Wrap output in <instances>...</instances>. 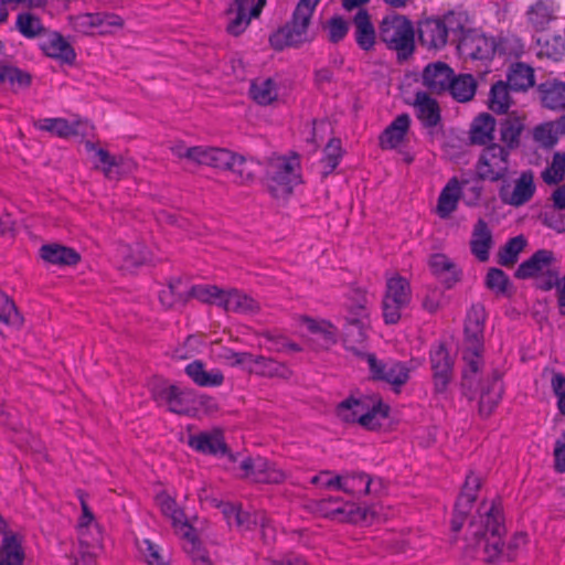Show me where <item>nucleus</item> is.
<instances>
[{
  "instance_id": "obj_1",
  "label": "nucleus",
  "mask_w": 565,
  "mask_h": 565,
  "mask_svg": "<svg viewBox=\"0 0 565 565\" xmlns=\"http://www.w3.org/2000/svg\"><path fill=\"white\" fill-rule=\"evenodd\" d=\"M483 484V477L472 470L466 476L460 494L456 501L451 519V530H461L467 524L483 530H499L505 526L503 508L500 499L491 502L482 501L477 516L469 519L470 512Z\"/></svg>"
},
{
  "instance_id": "obj_2",
  "label": "nucleus",
  "mask_w": 565,
  "mask_h": 565,
  "mask_svg": "<svg viewBox=\"0 0 565 565\" xmlns=\"http://www.w3.org/2000/svg\"><path fill=\"white\" fill-rule=\"evenodd\" d=\"M319 1H298L291 19L269 36V44L275 51H282L286 47H298L312 40L309 34V26Z\"/></svg>"
},
{
  "instance_id": "obj_3",
  "label": "nucleus",
  "mask_w": 565,
  "mask_h": 565,
  "mask_svg": "<svg viewBox=\"0 0 565 565\" xmlns=\"http://www.w3.org/2000/svg\"><path fill=\"white\" fill-rule=\"evenodd\" d=\"M366 303V296L358 292L356 299L347 307L342 327V341L345 349L363 359L367 354L364 352V348L367 339L366 330L370 327V312Z\"/></svg>"
},
{
  "instance_id": "obj_4",
  "label": "nucleus",
  "mask_w": 565,
  "mask_h": 565,
  "mask_svg": "<svg viewBox=\"0 0 565 565\" xmlns=\"http://www.w3.org/2000/svg\"><path fill=\"white\" fill-rule=\"evenodd\" d=\"M301 182L298 157H271L266 162L265 183L268 192L277 200L288 199L294 188Z\"/></svg>"
},
{
  "instance_id": "obj_5",
  "label": "nucleus",
  "mask_w": 565,
  "mask_h": 565,
  "mask_svg": "<svg viewBox=\"0 0 565 565\" xmlns=\"http://www.w3.org/2000/svg\"><path fill=\"white\" fill-rule=\"evenodd\" d=\"M382 42L394 50L398 61L407 60L415 50V31L412 22L404 15H387L379 28Z\"/></svg>"
},
{
  "instance_id": "obj_6",
  "label": "nucleus",
  "mask_w": 565,
  "mask_h": 565,
  "mask_svg": "<svg viewBox=\"0 0 565 565\" xmlns=\"http://www.w3.org/2000/svg\"><path fill=\"white\" fill-rule=\"evenodd\" d=\"M337 416L344 423H359L367 429H375L381 424L376 422V416L386 418L390 407L381 401H373L369 396L359 398L349 397L337 406Z\"/></svg>"
},
{
  "instance_id": "obj_7",
  "label": "nucleus",
  "mask_w": 565,
  "mask_h": 565,
  "mask_svg": "<svg viewBox=\"0 0 565 565\" xmlns=\"http://www.w3.org/2000/svg\"><path fill=\"white\" fill-rule=\"evenodd\" d=\"M510 169V152L508 148L492 142L486 146L475 164L476 177L479 181L505 182Z\"/></svg>"
},
{
  "instance_id": "obj_8",
  "label": "nucleus",
  "mask_w": 565,
  "mask_h": 565,
  "mask_svg": "<svg viewBox=\"0 0 565 565\" xmlns=\"http://www.w3.org/2000/svg\"><path fill=\"white\" fill-rule=\"evenodd\" d=\"M216 169L230 170L235 175V182L246 184L256 177L255 163L224 148H215L211 166Z\"/></svg>"
},
{
  "instance_id": "obj_9",
  "label": "nucleus",
  "mask_w": 565,
  "mask_h": 565,
  "mask_svg": "<svg viewBox=\"0 0 565 565\" xmlns=\"http://www.w3.org/2000/svg\"><path fill=\"white\" fill-rule=\"evenodd\" d=\"M483 350L484 345L477 348V345L463 343L462 360L465 366L462 369L461 386L463 394L469 399L473 398L477 385L480 382L479 374L484 365L482 358Z\"/></svg>"
},
{
  "instance_id": "obj_10",
  "label": "nucleus",
  "mask_w": 565,
  "mask_h": 565,
  "mask_svg": "<svg viewBox=\"0 0 565 565\" xmlns=\"http://www.w3.org/2000/svg\"><path fill=\"white\" fill-rule=\"evenodd\" d=\"M365 360L373 380L384 381L395 387H401L409 379V370L402 362L384 363L379 361L373 353L366 354Z\"/></svg>"
},
{
  "instance_id": "obj_11",
  "label": "nucleus",
  "mask_w": 565,
  "mask_h": 565,
  "mask_svg": "<svg viewBox=\"0 0 565 565\" xmlns=\"http://www.w3.org/2000/svg\"><path fill=\"white\" fill-rule=\"evenodd\" d=\"M222 514L228 526L244 527L246 530H264L268 527L269 519L264 511H244L241 505L233 503H223L221 505Z\"/></svg>"
},
{
  "instance_id": "obj_12",
  "label": "nucleus",
  "mask_w": 565,
  "mask_h": 565,
  "mask_svg": "<svg viewBox=\"0 0 565 565\" xmlns=\"http://www.w3.org/2000/svg\"><path fill=\"white\" fill-rule=\"evenodd\" d=\"M241 469L245 477L262 483H280L286 480L287 473L275 462L264 458H246L241 462Z\"/></svg>"
},
{
  "instance_id": "obj_13",
  "label": "nucleus",
  "mask_w": 565,
  "mask_h": 565,
  "mask_svg": "<svg viewBox=\"0 0 565 565\" xmlns=\"http://www.w3.org/2000/svg\"><path fill=\"white\" fill-rule=\"evenodd\" d=\"M535 193L534 173L532 170L521 172L515 180L514 188L511 191L505 182L499 190L501 201L511 206H521L527 203Z\"/></svg>"
},
{
  "instance_id": "obj_14",
  "label": "nucleus",
  "mask_w": 565,
  "mask_h": 565,
  "mask_svg": "<svg viewBox=\"0 0 565 565\" xmlns=\"http://www.w3.org/2000/svg\"><path fill=\"white\" fill-rule=\"evenodd\" d=\"M554 254L548 249L536 250L529 259L521 263L514 273V277L518 279H529L540 276H547V278H556V275L552 274V265L554 263Z\"/></svg>"
},
{
  "instance_id": "obj_15",
  "label": "nucleus",
  "mask_w": 565,
  "mask_h": 565,
  "mask_svg": "<svg viewBox=\"0 0 565 565\" xmlns=\"http://www.w3.org/2000/svg\"><path fill=\"white\" fill-rule=\"evenodd\" d=\"M430 363L435 391L437 393H444L452 374V361L445 344L439 343L430 351Z\"/></svg>"
},
{
  "instance_id": "obj_16",
  "label": "nucleus",
  "mask_w": 565,
  "mask_h": 565,
  "mask_svg": "<svg viewBox=\"0 0 565 565\" xmlns=\"http://www.w3.org/2000/svg\"><path fill=\"white\" fill-rule=\"evenodd\" d=\"M454 74V70L444 62L430 63L423 71V85L431 94L447 93Z\"/></svg>"
},
{
  "instance_id": "obj_17",
  "label": "nucleus",
  "mask_w": 565,
  "mask_h": 565,
  "mask_svg": "<svg viewBox=\"0 0 565 565\" xmlns=\"http://www.w3.org/2000/svg\"><path fill=\"white\" fill-rule=\"evenodd\" d=\"M417 31L420 44L429 50H440L447 44V32L440 18L420 20Z\"/></svg>"
},
{
  "instance_id": "obj_18",
  "label": "nucleus",
  "mask_w": 565,
  "mask_h": 565,
  "mask_svg": "<svg viewBox=\"0 0 565 565\" xmlns=\"http://www.w3.org/2000/svg\"><path fill=\"white\" fill-rule=\"evenodd\" d=\"M428 265L431 274L446 289L452 288L461 279V269L444 254L431 255Z\"/></svg>"
},
{
  "instance_id": "obj_19",
  "label": "nucleus",
  "mask_w": 565,
  "mask_h": 565,
  "mask_svg": "<svg viewBox=\"0 0 565 565\" xmlns=\"http://www.w3.org/2000/svg\"><path fill=\"white\" fill-rule=\"evenodd\" d=\"M189 446L204 455H225L228 451L221 429L202 431L190 436Z\"/></svg>"
},
{
  "instance_id": "obj_20",
  "label": "nucleus",
  "mask_w": 565,
  "mask_h": 565,
  "mask_svg": "<svg viewBox=\"0 0 565 565\" xmlns=\"http://www.w3.org/2000/svg\"><path fill=\"white\" fill-rule=\"evenodd\" d=\"M486 318V309L481 303L471 306L466 317L463 343L483 347Z\"/></svg>"
},
{
  "instance_id": "obj_21",
  "label": "nucleus",
  "mask_w": 565,
  "mask_h": 565,
  "mask_svg": "<svg viewBox=\"0 0 565 565\" xmlns=\"http://www.w3.org/2000/svg\"><path fill=\"white\" fill-rule=\"evenodd\" d=\"M153 398L159 403H166L169 411L177 414H189L192 409L190 405V394L180 391L174 385L154 388Z\"/></svg>"
},
{
  "instance_id": "obj_22",
  "label": "nucleus",
  "mask_w": 565,
  "mask_h": 565,
  "mask_svg": "<svg viewBox=\"0 0 565 565\" xmlns=\"http://www.w3.org/2000/svg\"><path fill=\"white\" fill-rule=\"evenodd\" d=\"M503 387L498 373H493L491 377L481 387L479 399V414L487 418L499 405L502 397Z\"/></svg>"
},
{
  "instance_id": "obj_23",
  "label": "nucleus",
  "mask_w": 565,
  "mask_h": 565,
  "mask_svg": "<svg viewBox=\"0 0 565 565\" xmlns=\"http://www.w3.org/2000/svg\"><path fill=\"white\" fill-rule=\"evenodd\" d=\"M217 305L225 311L236 313L254 315L260 311V305L256 299L237 289L225 291L222 301L217 302Z\"/></svg>"
},
{
  "instance_id": "obj_24",
  "label": "nucleus",
  "mask_w": 565,
  "mask_h": 565,
  "mask_svg": "<svg viewBox=\"0 0 565 565\" xmlns=\"http://www.w3.org/2000/svg\"><path fill=\"white\" fill-rule=\"evenodd\" d=\"M354 38L356 44L364 51H370L375 44L376 33L371 17L365 9H360L353 18Z\"/></svg>"
},
{
  "instance_id": "obj_25",
  "label": "nucleus",
  "mask_w": 565,
  "mask_h": 565,
  "mask_svg": "<svg viewBox=\"0 0 565 565\" xmlns=\"http://www.w3.org/2000/svg\"><path fill=\"white\" fill-rule=\"evenodd\" d=\"M154 500L157 505L160 508L161 513L171 521L172 526L189 527V530H193V524L186 518L184 511L178 505L175 499L168 492H159Z\"/></svg>"
},
{
  "instance_id": "obj_26",
  "label": "nucleus",
  "mask_w": 565,
  "mask_h": 565,
  "mask_svg": "<svg viewBox=\"0 0 565 565\" xmlns=\"http://www.w3.org/2000/svg\"><path fill=\"white\" fill-rule=\"evenodd\" d=\"M414 106L417 118L427 128H433L440 121V108L438 103L425 92H418L415 96Z\"/></svg>"
},
{
  "instance_id": "obj_27",
  "label": "nucleus",
  "mask_w": 565,
  "mask_h": 565,
  "mask_svg": "<svg viewBox=\"0 0 565 565\" xmlns=\"http://www.w3.org/2000/svg\"><path fill=\"white\" fill-rule=\"evenodd\" d=\"M40 256L45 262L60 266H74L81 260V255L75 249L60 244L43 245Z\"/></svg>"
},
{
  "instance_id": "obj_28",
  "label": "nucleus",
  "mask_w": 565,
  "mask_h": 565,
  "mask_svg": "<svg viewBox=\"0 0 565 565\" xmlns=\"http://www.w3.org/2000/svg\"><path fill=\"white\" fill-rule=\"evenodd\" d=\"M248 372L263 377L289 379L291 371L284 364L271 358L255 355Z\"/></svg>"
},
{
  "instance_id": "obj_29",
  "label": "nucleus",
  "mask_w": 565,
  "mask_h": 565,
  "mask_svg": "<svg viewBox=\"0 0 565 565\" xmlns=\"http://www.w3.org/2000/svg\"><path fill=\"white\" fill-rule=\"evenodd\" d=\"M541 100L544 107L553 110L565 109V83L553 79L539 86Z\"/></svg>"
},
{
  "instance_id": "obj_30",
  "label": "nucleus",
  "mask_w": 565,
  "mask_h": 565,
  "mask_svg": "<svg viewBox=\"0 0 565 565\" xmlns=\"http://www.w3.org/2000/svg\"><path fill=\"white\" fill-rule=\"evenodd\" d=\"M492 245V235L484 220L479 218L475 224L470 242L471 253L480 260L489 259V250Z\"/></svg>"
},
{
  "instance_id": "obj_31",
  "label": "nucleus",
  "mask_w": 565,
  "mask_h": 565,
  "mask_svg": "<svg viewBox=\"0 0 565 565\" xmlns=\"http://www.w3.org/2000/svg\"><path fill=\"white\" fill-rule=\"evenodd\" d=\"M185 373L196 385L203 387L220 386L224 382V375L220 370L206 371L200 360L188 364Z\"/></svg>"
},
{
  "instance_id": "obj_32",
  "label": "nucleus",
  "mask_w": 565,
  "mask_h": 565,
  "mask_svg": "<svg viewBox=\"0 0 565 565\" xmlns=\"http://www.w3.org/2000/svg\"><path fill=\"white\" fill-rule=\"evenodd\" d=\"M302 323L312 333L318 335L321 349L328 350L338 341V328L328 320H316L310 317H302Z\"/></svg>"
},
{
  "instance_id": "obj_33",
  "label": "nucleus",
  "mask_w": 565,
  "mask_h": 565,
  "mask_svg": "<svg viewBox=\"0 0 565 565\" xmlns=\"http://www.w3.org/2000/svg\"><path fill=\"white\" fill-rule=\"evenodd\" d=\"M411 119L407 114L397 116L380 137V145L384 149L396 148L405 138Z\"/></svg>"
},
{
  "instance_id": "obj_34",
  "label": "nucleus",
  "mask_w": 565,
  "mask_h": 565,
  "mask_svg": "<svg viewBox=\"0 0 565 565\" xmlns=\"http://www.w3.org/2000/svg\"><path fill=\"white\" fill-rule=\"evenodd\" d=\"M478 83L471 74H459L451 78L447 93L459 103L471 100L476 94Z\"/></svg>"
},
{
  "instance_id": "obj_35",
  "label": "nucleus",
  "mask_w": 565,
  "mask_h": 565,
  "mask_svg": "<svg viewBox=\"0 0 565 565\" xmlns=\"http://www.w3.org/2000/svg\"><path fill=\"white\" fill-rule=\"evenodd\" d=\"M494 129L495 119L490 114H480L473 119L470 128L471 142L476 145L492 143Z\"/></svg>"
},
{
  "instance_id": "obj_36",
  "label": "nucleus",
  "mask_w": 565,
  "mask_h": 565,
  "mask_svg": "<svg viewBox=\"0 0 565 565\" xmlns=\"http://www.w3.org/2000/svg\"><path fill=\"white\" fill-rule=\"evenodd\" d=\"M460 194V183L458 179H450L438 198L437 214L441 218H447L456 211Z\"/></svg>"
},
{
  "instance_id": "obj_37",
  "label": "nucleus",
  "mask_w": 565,
  "mask_h": 565,
  "mask_svg": "<svg viewBox=\"0 0 565 565\" xmlns=\"http://www.w3.org/2000/svg\"><path fill=\"white\" fill-rule=\"evenodd\" d=\"M213 147H186L182 142H178L171 147V152L179 159H186L198 164L211 166Z\"/></svg>"
},
{
  "instance_id": "obj_38",
  "label": "nucleus",
  "mask_w": 565,
  "mask_h": 565,
  "mask_svg": "<svg viewBox=\"0 0 565 565\" xmlns=\"http://www.w3.org/2000/svg\"><path fill=\"white\" fill-rule=\"evenodd\" d=\"M159 300L167 309L184 306L189 300V289L180 279L172 280L159 292Z\"/></svg>"
},
{
  "instance_id": "obj_39",
  "label": "nucleus",
  "mask_w": 565,
  "mask_h": 565,
  "mask_svg": "<svg viewBox=\"0 0 565 565\" xmlns=\"http://www.w3.org/2000/svg\"><path fill=\"white\" fill-rule=\"evenodd\" d=\"M249 95L257 104L267 106L278 97V87L271 78H257L252 82Z\"/></svg>"
},
{
  "instance_id": "obj_40",
  "label": "nucleus",
  "mask_w": 565,
  "mask_h": 565,
  "mask_svg": "<svg viewBox=\"0 0 565 565\" xmlns=\"http://www.w3.org/2000/svg\"><path fill=\"white\" fill-rule=\"evenodd\" d=\"M523 130V122L516 116H508L500 122V140L504 143L502 148H508L511 152L520 145V136Z\"/></svg>"
},
{
  "instance_id": "obj_41",
  "label": "nucleus",
  "mask_w": 565,
  "mask_h": 565,
  "mask_svg": "<svg viewBox=\"0 0 565 565\" xmlns=\"http://www.w3.org/2000/svg\"><path fill=\"white\" fill-rule=\"evenodd\" d=\"M43 51L47 56L72 63L75 57V51L72 45L58 33H53L47 42L43 44Z\"/></svg>"
},
{
  "instance_id": "obj_42",
  "label": "nucleus",
  "mask_w": 565,
  "mask_h": 565,
  "mask_svg": "<svg viewBox=\"0 0 565 565\" xmlns=\"http://www.w3.org/2000/svg\"><path fill=\"white\" fill-rule=\"evenodd\" d=\"M539 46L537 55L558 61L565 53V36L561 34H545L536 40Z\"/></svg>"
},
{
  "instance_id": "obj_43",
  "label": "nucleus",
  "mask_w": 565,
  "mask_h": 565,
  "mask_svg": "<svg viewBox=\"0 0 565 565\" xmlns=\"http://www.w3.org/2000/svg\"><path fill=\"white\" fill-rule=\"evenodd\" d=\"M181 540L183 550L191 557L194 565H212L198 532H183Z\"/></svg>"
},
{
  "instance_id": "obj_44",
  "label": "nucleus",
  "mask_w": 565,
  "mask_h": 565,
  "mask_svg": "<svg viewBox=\"0 0 565 565\" xmlns=\"http://www.w3.org/2000/svg\"><path fill=\"white\" fill-rule=\"evenodd\" d=\"M513 90H525L534 84L533 68L524 63H515L508 73V82Z\"/></svg>"
},
{
  "instance_id": "obj_45",
  "label": "nucleus",
  "mask_w": 565,
  "mask_h": 565,
  "mask_svg": "<svg viewBox=\"0 0 565 565\" xmlns=\"http://www.w3.org/2000/svg\"><path fill=\"white\" fill-rule=\"evenodd\" d=\"M24 551L17 535H7L1 546L0 565H22Z\"/></svg>"
},
{
  "instance_id": "obj_46",
  "label": "nucleus",
  "mask_w": 565,
  "mask_h": 565,
  "mask_svg": "<svg viewBox=\"0 0 565 565\" xmlns=\"http://www.w3.org/2000/svg\"><path fill=\"white\" fill-rule=\"evenodd\" d=\"M510 85L498 81L491 86L489 95V108L497 114H504L511 105Z\"/></svg>"
},
{
  "instance_id": "obj_47",
  "label": "nucleus",
  "mask_w": 565,
  "mask_h": 565,
  "mask_svg": "<svg viewBox=\"0 0 565 565\" xmlns=\"http://www.w3.org/2000/svg\"><path fill=\"white\" fill-rule=\"evenodd\" d=\"M24 319L13 299L0 290V323L15 328L22 327Z\"/></svg>"
},
{
  "instance_id": "obj_48",
  "label": "nucleus",
  "mask_w": 565,
  "mask_h": 565,
  "mask_svg": "<svg viewBox=\"0 0 565 565\" xmlns=\"http://www.w3.org/2000/svg\"><path fill=\"white\" fill-rule=\"evenodd\" d=\"M345 520L349 523L367 527L380 523L381 515L375 505L367 508L358 507L351 508L345 512Z\"/></svg>"
},
{
  "instance_id": "obj_49",
  "label": "nucleus",
  "mask_w": 565,
  "mask_h": 565,
  "mask_svg": "<svg viewBox=\"0 0 565 565\" xmlns=\"http://www.w3.org/2000/svg\"><path fill=\"white\" fill-rule=\"evenodd\" d=\"M503 533L504 532H475V536L478 539V543L483 544L488 561H493L503 553Z\"/></svg>"
},
{
  "instance_id": "obj_50",
  "label": "nucleus",
  "mask_w": 565,
  "mask_h": 565,
  "mask_svg": "<svg viewBox=\"0 0 565 565\" xmlns=\"http://www.w3.org/2000/svg\"><path fill=\"white\" fill-rule=\"evenodd\" d=\"M15 26L17 30L28 39L38 38L46 32L41 20L30 12H22L18 14Z\"/></svg>"
},
{
  "instance_id": "obj_51",
  "label": "nucleus",
  "mask_w": 565,
  "mask_h": 565,
  "mask_svg": "<svg viewBox=\"0 0 565 565\" xmlns=\"http://www.w3.org/2000/svg\"><path fill=\"white\" fill-rule=\"evenodd\" d=\"M542 180L548 185H555L565 178V152L557 151L553 154L552 161L542 171Z\"/></svg>"
},
{
  "instance_id": "obj_52",
  "label": "nucleus",
  "mask_w": 565,
  "mask_h": 565,
  "mask_svg": "<svg viewBox=\"0 0 565 565\" xmlns=\"http://www.w3.org/2000/svg\"><path fill=\"white\" fill-rule=\"evenodd\" d=\"M526 245L523 236H515L500 248L498 253V263L504 267H512L518 262L519 254Z\"/></svg>"
},
{
  "instance_id": "obj_53",
  "label": "nucleus",
  "mask_w": 565,
  "mask_h": 565,
  "mask_svg": "<svg viewBox=\"0 0 565 565\" xmlns=\"http://www.w3.org/2000/svg\"><path fill=\"white\" fill-rule=\"evenodd\" d=\"M372 479L364 472H352L345 475L343 492L352 495H364L371 493Z\"/></svg>"
},
{
  "instance_id": "obj_54",
  "label": "nucleus",
  "mask_w": 565,
  "mask_h": 565,
  "mask_svg": "<svg viewBox=\"0 0 565 565\" xmlns=\"http://www.w3.org/2000/svg\"><path fill=\"white\" fill-rule=\"evenodd\" d=\"M385 297L398 300L404 305L411 301V286L407 279L402 276H395L386 281Z\"/></svg>"
},
{
  "instance_id": "obj_55",
  "label": "nucleus",
  "mask_w": 565,
  "mask_h": 565,
  "mask_svg": "<svg viewBox=\"0 0 565 565\" xmlns=\"http://www.w3.org/2000/svg\"><path fill=\"white\" fill-rule=\"evenodd\" d=\"M35 126L41 130L49 131L62 138H67L77 134L75 126L64 118L41 119L35 124Z\"/></svg>"
},
{
  "instance_id": "obj_56",
  "label": "nucleus",
  "mask_w": 565,
  "mask_h": 565,
  "mask_svg": "<svg viewBox=\"0 0 565 565\" xmlns=\"http://www.w3.org/2000/svg\"><path fill=\"white\" fill-rule=\"evenodd\" d=\"M225 14L227 17L226 32L233 36L241 35L250 23L247 11L228 7Z\"/></svg>"
},
{
  "instance_id": "obj_57",
  "label": "nucleus",
  "mask_w": 565,
  "mask_h": 565,
  "mask_svg": "<svg viewBox=\"0 0 565 565\" xmlns=\"http://www.w3.org/2000/svg\"><path fill=\"white\" fill-rule=\"evenodd\" d=\"M225 291L215 285H196L189 289V299L195 298L205 303H217L222 301Z\"/></svg>"
},
{
  "instance_id": "obj_58",
  "label": "nucleus",
  "mask_w": 565,
  "mask_h": 565,
  "mask_svg": "<svg viewBox=\"0 0 565 565\" xmlns=\"http://www.w3.org/2000/svg\"><path fill=\"white\" fill-rule=\"evenodd\" d=\"M527 18L536 30L542 31L552 20V12L546 4L539 1L527 11Z\"/></svg>"
},
{
  "instance_id": "obj_59",
  "label": "nucleus",
  "mask_w": 565,
  "mask_h": 565,
  "mask_svg": "<svg viewBox=\"0 0 565 565\" xmlns=\"http://www.w3.org/2000/svg\"><path fill=\"white\" fill-rule=\"evenodd\" d=\"M136 545L149 565H168L160 553V547L150 540H136Z\"/></svg>"
},
{
  "instance_id": "obj_60",
  "label": "nucleus",
  "mask_w": 565,
  "mask_h": 565,
  "mask_svg": "<svg viewBox=\"0 0 565 565\" xmlns=\"http://www.w3.org/2000/svg\"><path fill=\"white\" fill-rule=\"evenodd\" d=\"M328 40L331 43H339L349 32V22L340 15H334L327 22Z\"/></svg>"
},
{
  "instance_id": "obj_61",
  "label": "nucleus",
  "mask_w": 565,
  "mask_h": 565,
  "mask_svg": "<svg viewBox=\"0 0 565 565\" xmlns=\"http://www.w3.org/2000/svg\"><path fill=\"white\" fill-rule=\"evenodd\" d=\"M509 285V277L499 268H490L486 276V286L498 295L505 294Z\"/></svg>"
},
{
  "instance_id": "obj_62",
  "label": "nucleus",
  "mask_w": 565,
  "mask_h": 565,
  "mask_svg": "<svg viewBox=\"0 0 565 565\" xmlns=\"http://www.w3.org/2000/svg\"><path fill=\"white\" fill-rule=\"evenodd\" d=\"M9 82L11 85L19 84L20 86H29L31 76L22 72L18 67L1 65L0 66V83Z\"/></svg>"
},
{
  "instance_id": "obj_63",
  "label": "nucleus",
  "mask_w": 565,
  "mask_h": 565,
  "mask_svg": "<svg viewBox=\"0 0 565 565\" xmlns=\"http://www.w3.org/2000/svg\"><path fill=\"white\" fill-rule=\"evenodd\" d=\"M554 287L556 289L559 315L565 317V276L561 280L557 277L554 280L553 277H550L539 284V288L542 290H551Z\"/></svg>"
},
{
  "instance_id": "obj_64",
  "label": "nucleus",
  "mask_w": 565,
  "mask_h": 565,
  "mask_svg": "<svg viewBox=\"0 0 565 565\" xmlns=\"http://www.w3.org/2000/svg\"><path fill=\"white\" fill-rule=\"evenodd\" d=\"M551 387L557 397L558 412L565 416V376L559 372H553Z\"/></svg>"
}]
</instances>
